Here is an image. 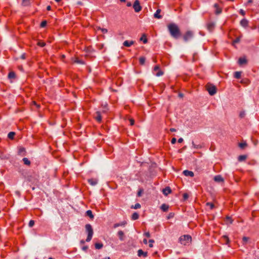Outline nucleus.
I'll list each match as a JSON object with an SVG mask.
<instances>
[{
  "mask_svg": "<svg viewBox=\"0 0 259 259\" xmlns=\"http://www.w3.org/2000/svg\"><path fill=\"white\" fill-rule=\"evenodd\" d=\"M168 31L171 36L176 38H178L181 35L180 30L178 26L175 23H170L167 25Z\"/></svg>",
  "mask_w": 259,
  "mask_h": 259,
  "instance_id": "obj_1",
  "label": "nucleus"
},
{
  "mask_svg": "<svg viewBox=\"0 0 259 259\" xmlns=\"http://www.w3.org/2000/svg\"><path fill=\"white\" fill-rule=\"evenodd\" d=\"M85 228L86 231L88 233V236L86 239V241L89 242L91 240L93 235V229L92 228V226L90 224L85 225Z\"/></svg>",
  "mask_w": 259,
  "mask_h": 259,
  "instance_id": "obj_2",
  "label": "nucleus"
},
{
  "mask_svg": "<svg viewBox=\"0 0 259 259\" xmlns=\"http://www.w3.org/2000/svg\"><path fill=\"white\" fill-rule=\"evenodd\" d=\"M207 91L208 92L210 95H214L217 92L216 87L211 84H207L206 85Z\"/></svg>",
  "mask_w": 259,
  "mask_h": 259,
  "instance_id": "obj_3",
  "label": "nucleus"
},
{
  "mask_svg": "<svg viewBox=\"0 0 259 259\" xmlns=\"http://www.w3.org/2000/svg\"><path fill=\"white\" fill-rule=\"evenodd\" d=\"M194 36V33L192 31L188 30L183 35V39L187 42L191 39Z\"/></svg>",
  "mask_w": 259,
  "mask_h": 259,
  "instance_id": "obj_4",
  "label": "nucleus"
},
{
  "mask_svg": "<svg viewBox=\"0 0 259 259\" xmlns=\"http://www.w3.org/2000/svg\"><path fill=\"white\" fill-rule=\"evenodd\" d=\"M179 240L181 244L186 245L187 243L191 240V237L189 235H183L180 238Z\"/></svg>",
  "mask_w": 259,
  "mask_h": 259,
  "instance_id": "obj_5",
  "label": "nucleus"
},
{
  "mask_svg": "<svg viewBox=\"0 0 259 259\" xmlns=\"http://www.w3.org/2000/svg\"><path fill=\"white\" fill-rule=\"evenodd\" d=\"M133 8L136 12H139L141 10L142 7L140 6L139 0H136L135 1L133 5Z\"/></svg>",
  "mask_w": 259,
  "mask_h": 259,
  "instance_id": "obj_6",
  "label": "nucleus"
},
{
  "mask_svg": "<svg viewBox=\"0 0 259 259\" xmlns=\"http://www.w3.org/2000/svg\"><path fill=\"white\" fill-rule=\"evenodd\" d=\"M153 71L157 76H160L163 74V72L160 69L158 65H156L154 67Z\"/></svg>",
  "mask_w": 259,
  "mask_h": 259,
  "instance_id": "obj_7",
  "label": "nucleus"
},
{
  "mask_svg": "<svg viewBox=\"0 0 259 259\" xmlns=\"http://www.w3.org/2000/svg\"><path fill=\"white\" fill-rule=\"evenodd\" d=\"M214 9H215V14L217 15H219L221 14L222 12V9L219 6V4H215L213 6Z\"/></svg>",
  "mask_w": 259,
  "mask_h": 259,
  "instance_id": "obj_8",
  "label": "nucleus"
},
{
  "mask_svg": "<svg viewBox=\"0 0 259 259\" xmlns=\"http://www.w3.org/2000/svg\"><path fill=\"white\" fill-rule=\"evenodd\" d=\"M94 118L98 122H101L102 121L101 113L99 111H97L94 114Z\"/></svg>",
  "mask_w": 259,
  "mask_h": 259,
  "instance_id": "obj_9",
  "label": "nucleus"
},
{
  "mask_svg": "<svg viewBox=\"0 0 259 259\" xmlns=\"http://www.w3.org/2000/svg\"><path fill=\"white\" fill-rule=\"evenodd\" d=\"M215 27V24L213 22H209L207 24V29L210 31L211 32L213 30Z\"/></svg>",
  "mask_w": 259,
  "mask_h": 259,
  "instance_id": "obj_10",
  "label": "nucleus"
},
{
  "mask_svg": "<svg viewBox=\"0 0 259 259\" xmlns=\"http://www.w3.org/2000/svg\"><path fill=\"white\" fill-rule=\"evenodd\" d=\"M138 255L139 257L143 256L146 257L148 255L147 252L144 251L142 249H139L138 251Z\"/></svg>",
  "mask_w": 259,
  "mask_h": 259,
  "instance_id": "obj_11",
  "label": "nucleus"
},
{
  "mask_svg": "<svg viewBox=\"0 0 259 259\" xmlns=\"http://www.w3.org/2000/svg\"><path fill=\"white\" fill-rule=\"evenodd\" d=\"M248 23L249 22L246 19H243L240 22V25L244 28H246L248 26Z\"/></svg>",
  "mask_w": 259,
  "mask_h": 259,
  "instance_id": "obj_12",
  "label": "nucleus"
},
{
  "mask_svg": "<svg viewBox=\"0 0 259 259\" xmlns=\"http://www.w3.org/2000/svg\"><path fill=\"white\" fill-rule=\"evenodd\" d=\"M134 43H135V41L133 40H130V41L125 40L123 42V45L126 47H130L131 46L134 45Z\"/></svg>",
  "mask_w": 259,
  "mask_h": 259,
  "instance_id": "obj_13",
  "label": "nucleus"
},
{
  "mask_svg": "<svg viewBox=\"0 0 259 259\" xmlns=\"http://www.w3.org/2000/svg\"><path fill=\"white\" fill-rule=\"evenodd\" d=\"M183 174L187 177H193L194 176V173L192 171H190L188 170H185L183 171Z\"/></svg>",
  "mask_w": 259,
  "mask_h": 259,
  "instance_id": "obj_14",
  "label": "nucleus"
},
{
  "mask_svg": "<svg viewBox=\"0 0 259 259\" xmlns=\"http://www.w3.org/2000/svg\"><path fill=\"white\" fill-rule=\"evenodd\" d=\"M213 180L214 181H215L217 182H224V179L221 175L215 176L214 177Z\"/></svg>",
  "mask_w": 259,
  "mask_h": 259,
  "instance_id": "obj_15",
  "label": "nucleus"
},
{
  "mask_svg": "<svg viewBox=\"0 0 259 259\" xmlns=\"http://www.w3.org/2000/svg\"><path fill=\"white\" fill-rule=\"evenodd\" d=\"M117 235L121 241L124 240L125 236L122 231H119L117 233Z\"/></svg>",
  "mask_w": 259,
  "mask_h": 259,
  "instance_id": "obj_16",
  "label": "nucleus"
},
{
  "mask_svg": "<svg viewBox=\"0 0 259 259\" xmlns=\"http://www.w3.org/2000/svg\"><path fill=\"white\" fill-rule=\"evenodd\" d=\"M127 223L126 221H123L120 223L114 224L113 225L114 228H116L119 226H124L126 225Z\"/></svg>",
  "mask_w": 259,
  "mask_h": 259,
  "instance_id": "obj_17",
  "label": "nucleus"
},
{
  "mask_svg": "<svg viewBox=\"0 0 259 259\" xmlns=\"http://www.w3.org/2000/svg\"><path fill=\"white\" fill-rule=\"evenodd\" d=\"M162 192L164 195H167L171 192V190L169 187H167L163 189Z\"/></svg>",
  "mask_w": 259,
  "mask_h": 259,
  "instance_id": "obj_18",
  "label": "nucleus"
},
{
  "mask_svg": "<svg viewBox=\"0 0 259 259\" xmlns=\"http://www.w3.org/2000/svg\"><path fill=\"white\" fill-rule=\"evenodd\" d=\"M8 77L10 79H15L16 78V74L14 71H11L8 74Z\"/></svg>",
  "mask_w": 259,
  "mask_h": 259,
  "instance_id": "obj_19",
  "label": "nucleus"
},
{
  "mask_svg": "<svg viewBox=\"0 0 259 259\" xmlns=\"http://www.w3.org/2000/svg\"><path fill=\"white\" fill-rule=\"evenodd\" d=\"M160 208L163 211L166 212L168 209L169 206L166 204H163L161 205Z\"/></svg>",
  "mask_w": 259,
  "mask_h": 259,
  "instance_id": "obj_20",
  "label": "nucleus"
},
{
  "mask_svg": "<svg viewBox=\"0 0 259 259\" xmlns=\"http://www.w3.org/2000/svg\"><path fill=\"white\" fill-rule=\"evenodd\" d=\"M160 12H161V10L160 9H157L156 10L155 13L154 15V17L156 18H158V19L161 18L162 16L159 15Z\"/></svg>",
  "mask_w": 259,
  "mask_h": 259,
  "instance_id": "obj_21",
  "label": "nucleus"
},
{
  "mask_svg": "<svg viewBox=\"0 0 259 259\" xmlns=\"http://www.w3.org/2000/svg\"><path fill=\"white\" fill-rule=\"evenodd\" d=\"M86 215L90 217L91 219H93L94 217L92 210H88L86 211Z\"/></svg>",
  "mask_w": 259,
  "mask_h": 259,
  "instance_id": "obj_22",
  "label": "nucleus"
},
{
  "mask_svg": "<svg viewBox=\"0 0 259 259\" xmlns=\"http://www.w3.org/2000/svg\"><path fill=\"white\" fill-rule=\"evenodd\" d=\"M88 182L92 186L96 185L97 184V181L93 179H89Z\"/></svg>",
  "mask_w": 259,
  "mask_h": 259,
  "instance_id": "obj_23",
  "label": "nucleus"
},
{
  "mask_svg": "<svg viewBox=\"0 0 259 259\" xmlns=\"http://www.w3.org/2000/svg\"><path fill=\"white\" fill-rule=\"evenodd\" d=\"M238 62L240 65H242V64L246 63L247 60L244 58H240L239 59Z\"/></svg>",
  "mask_w": 259,
  "mask_h": 259,
  "instance_id": "obj_24",
  "label": "nucleus"
},
{
  "mask_svg": "<svg viewBox=\"0 0 259 259\" xmlns=\"http://www.w3.org/2000/svg\"><path fill=\"white\" fill-rule=\"evenodd\" d=\"M95 246L96 249H100L103 247V244L102 243H96Z\"/></svg>",
  "mask_w": 259,
  "mask_h": 259,
  "instance_id": "obj_25",
  "label": "nucleus"
},
{
  "mask_svg": "<svg viewBox=\"0 0 259 259\" xmlns=\"http://www.w3.org/2000/svg\"><path fill=\"white\" fill-rule=\"evenodd\" d=\"M139 215L137 212H134L132 215V219L133 220H136L139 219Z\"/></svg>",
  "mask_w": 259,
  "mask_h": 259,
  "instance_id": "obj_26",
  "label": "nucleus"
},
{
  "mask_svg": "<svg viewBox=\"0 0 259 259\" xmlns=\"http://www.w3.org/2000/svg\"><path fill=\"white\" fill-rule=\"evenodd\" d=\"M146 58L144 57H140L139 58V63L141 65H143L145 64Z\"/></svg>",
  "mask_w": 259,
  "mask_h": 259,
  "instance_id": "obj_27",
  "label": "nucleus"
},
{
  "mask_svg": "<svg viewBox=\"0 0 259 259\" xmlns=\"http://www.w3.org/2000/svg\"><path fill=\"white\" fill-rule=\"evenodd\" d=\"M24 163L27 165H30V161L27 158H23L22 159Z\"/></svg>",
  "mask_w": 259,
  "mask_h": 259,
  "instance_id": "obj_28",
  "label": "nucleus"
},
{
  "mask_svg": "<svg viewBox=\"0 0 259 259\" xmlns=\"http://www.w3.org/2000/svg\"><path fill=\"white\" fill-rule=\"evenodd\" d=\"M241 76V72L239 71H236L234 73V77L237 79L240 78Z\"/></svg>",
  "mask_w": 259,
  "mask_h": 259,
  "instance_id": "obj_29",
  "label": "nucleus"
},
{
  "mask_svg": "<svg viewBox=\"0 0 259 259\" xmlns=\"http://www.w3.org/2000/svg\"><path fill=\"white\" fill-rule=\"evenodd\" d=\"M15 135V132H10L8 135V137L10 139H13L14 138V136Z\"/></svg>",
  "mask_w": 259,
  "mask_h": 259,
  "instance_id": "obj_30",
  "label": "nucleus"
},
{
  "mask_svg": "<svg viewBox=\"0 0 259 259\" xmlns=\"http://www.w3.org/2000/svg\"><path fill=\"white\" fill-rule=\"evenodd\" d=\"M247 158V156L245 155H240L238 158V160L239 161H242L245 160Z\"/></svg>",
  "mask_w": 259,
  "mask_h": 259,
  "instance_id": "obj_31",
  "label": "nucleus"
},
{
  "mask_svg": "<svg viewBox=\"0 0 259 259\" xmlns=\"http://www.w3.org/2000/svg\"><path fill=\"white\" fill-rule=\"evenodd\" d=\"M247 146V144L246 142H243V143H240L239 144V146L241 149H244L245 147H246Z\"/></svg>",
  "mask_w": 259,
  "mask_h": 259,
  "instance_id": "obj_32",
  "label": "nucleus"
},
{
  "mask_svg": "<svg viewBox=\"0 0 259 259\" xmlns=\"http://www.w3.org/2000/svg\"><path fill=\"white\" fill-rule=\"evenodd\" d=\"M140 40L141 41H143V42H144V44H146L147 42V39L146 38V36L145 35V34H143L141 37L140 38Z\"/></svg>",
  "mask_w": 259,
  "mask_h": 259,
  "instance_id": "obj_33",
  "label": "nucleus"
},
{
  "mask_svg": "<svg viewBox=\"0 0 259 259\" xmlns=\"http://www.w3.org/2000/svg\"><path fill=\"white\" fill-rule=\"evenodd\" d=\"M30 4V0H22V5L24 6H28Z\"/></svg>",
  "mask_w": 259,
  "mask_h": 259,
  "instance_id": "obj_34",
  "label": "nucleus"
},
{
  "mask_svg": "<svg viewBox=\"0 0 259 259\" xmlns=\"http://www.w3.org/2000/svg\"><path fill=\"white\" fill-rule=\"evenodd\" d=\"M249 240V238L247 237H243L242 238L243 244L245 245Z\"/></svg>",
  "mask_w": 259,
  "mask_h": 259,
  "instance_id": "obj_35",
  "label": "nucleus"
},
{
  "mask_svg": "<svg viewBox=\"0 0 259 259\" xmlns=\"http://www.w3.org/2000/svg\"><path fill=\"white\" fill-rule=\"evenodd\" d=\"M223 238L225 239V240L226 241V244H228L230 242L229 237L227 236L224 235L223 236Z\"/></svg>",
  "mask_w": 259,
  "mask_h": 259,
  "instance_id": "obj_36",
  "label": "nucleus"
},
{
  "mask_svg": "<svg viewBox=\"0 0 259 259\" xmlns=\"http://www.w3.org/2000/svg\"><path fill=\"white\" fill-rule=\"evenodd\" d=\"M206 205L209 206L211 209H212L214 207V204L211 202H207Z\"/></svg>",
  "mask_w": 259,
  "mask_h": 259,
  "instance_id": "obj_37",
  "label": "nucleus"
},
{
  "mask_svg": "<svg viewBox=\"0 0 259 259\" xmlns=\"http://www.w3.org/2000/svg\"><path fill=\"white\" fill-rule=\"evenodd\" d=\"M37 45L39 47H44L46 45V43L45 42H43V41H39L38 42H37Z\"/></svg>",
  "mask_w": 259,
  "mask_h": 259,
  "instance_id": "obj_38",
  "label": "nucleus"
},
{
  "mask_svg": "<svg viewBox=\"0 0 259 259\" xmlns=\"http://www.w3.org/2000/svg\"><path fill=\"white\" fill-rule=\"evenodd\" d=\"M141 207V205L140 203H136L135 206H132L131 207L132 208H134V209H138V208H140Z\"/></svg>",
  "mask_w": 259,
  "mask_h": 259,
  "instance_id": "obj_39",
  "label": "nucleus"
},
{
  "mask_svg": "<svg viewBox=\"0 0 259 259\" xmlns=\"http://www.w3.org/2000/svg\"><path fill=\"white\" fill-rule=\"evenodd\" d=\"M47 23V22L46 20L42 21L40 24V27H41V28L45 27L46 26Z\"/></svg>",
  "mask_w": 259,
  "mask_h": 259,
  "instance_id": "obj_40",
  "label": "nucleus"
},
{
  "mask_svg": "<svg viewBox=\"0 0 259 259\" xmlns=\"http://www.w3.org/2000/svg\"><path fill=\"white\" fill-rule=\"evenodd\" d=\"M154 242V240L153 239H150L149 240V246L150 247H153V243Z\"/></svg>",
  "mask_w": 259,
  "mask_h": 259,
  "instance_id": "obj_41",
  "label": "nucleus"
},
{
  "mask_svg": "<svg viewBox=\"0 0 259 259\" xmlns=\"http://www.w3.org/2000/svg\"><path fill=\"white\" fill-rule=\"evenodd\" d=\"M28 225L30 227H33L34 225V221L33 220H30Z\"/></svg>",
  "mask_w": 259,
  "mask_h": 259,
  "instance_id": "obj_42",
  "label": "nucleus"
},
{
  "mask_svg": "<svg viewBox=\"0 0 259 259\" xmlns=\"http://www.w3.org/2000/svg\"><path fill=\"white\" fill-rule=\"evenodd\" d=\"M240 37H238L235 39H234L233 40V44L238 43L240 41Z\"/></svg>",
  "mask_w": 259,
  "mask_h": 259,
  "instance_id": "obj_43",
  "label": "nucleus"
},
{
  "mask_svg": "<svg viewBox=\"0 0 259 259\" xmlns=\"http://www.w3.org/2000/svg\"><path fill=\"white\" fill-rule=\"evenodd\" d=\"M74 62H75L76 63L82 64H83L84 63L82 61L79 60L78 59H76Z\"/></svg>",
  "mask_w": 259,
  "mask_h": 259,
  "instance_id": "obj_44",
  "label": "nucleus"
},
{
  "mask_svg": "<svg viewBox=\"0 0 259 259\" xmlns=\"http://www.w3.org/2000/svg\"><path fill=\"white\" fill-rule=\"evenodd\" d=\"M239 13L242 16H244L245 15V12L242 9L240 10Z\"/></svg>",
  "mask_w": 259,
  "mask_h": 259,
  "instance_id": "obj_45",
  "label": "nucleus"
},
{
  "mask_svg": "<svg viewBox=\"0 0 259 259\" xmlns=\"http://www.w3.org/2000/svg\"><path fill=\"white\" fill-rule=\"evenodd\" d=\"M245 112L244 111H242L240 113L239 116L241 118H243L245 116Z\"/></svg>",
  "mask_w": 259,
  "mask_h": 259,
  "instance_id": "obj_46",
  "label": "nucleus"
},
{
  "mask_svg": "<svg viewBox=\"0 0 259 259\" xmlns=\"http://www.w3.org/2000/svg\"><path fill=\"white\" fill-rule=\"evenodd\" d=\"M130 124L131 125H133L135 123V120L134 119H132V118L130 119Z\"/></svg>",
  "mask_w": 259,
  "mask_h": 259,
  "instance_id": "obj_47",
  "label": "nucleus"
},
{
  "mask_svg": "<svg viewBox=\"0 0 259 259\" xmlns=\"http://www.w3.org/2000/svg\"><path fill=\"white\" fill-rule=\"evenodd\" d=\"M176 141H177L176 138H173L171 140V144H174L176 143Z\"/></svg>",
  "mask_w": 259,
  "mask_h": 259,
  "instance_id": "obj_48",
  "label": "nucleus"
},
{
  "mask_svg": "<svg viewBox=\"0 0 259 259\" xmlns=\"http://www.w3.org/2000/svg\"><path fill=\"white\" fill-rule=\"evenodd\" d=\"M144 235L148 238H149L150 237V234L149 232L145 233Z\"/></svg>",
  "mask_w": 259,
  "mask_h": 259,
  "instance_id": "obj_49",
  "label": "nucleus"
},
{
  "mask_svg": "<svg viewBox=\"0 0 259 259\" xmlns=\"http://www.w3.org/2000/svg\"><path fill=\"white\" fill-rule=\"evenodd\" d=\"M173 217H174V214L172 213H170L168 214V216L167 217V219L168 220V219H170L171 218H172Z\"/></svg>",
  "mask_w": 259,
  "mask_h": 259,
  "instance_id": "obj_50",
  "label": "nucleus"
},
{
  "mask_svg": "<svg viewBox=\"0 0 259 259\" xmlns=\"http://www.w3.org/2000/svg\"><path fill=\"white\" fill-rule=\"evenodd\" d=\"M183 198L184 199H186L188 198V195L187 193H185L183 194Z\"/></svg>",
  "mask_w": 259,
  "mask_h": 259,
  "instance_id": "obj_51",
  "label": "nucleus"
},
{
  "mask_svg": "<svg viewBox=\"0 0 259 259\" xmlns=\"http://www.w3.org/2000/svg\"><path fill=\"white\" fill-rule=\"evenodd\" d=\"M101 31L103 33H106L107 32V29L105 28H102L101 29Z\"/></svg>",
  "mask_w": 259,
  "mask_h": 259,
  "instance_id": "obj_52",
  "label": "nucleus"
},
{
  "mask_svg": "<svg viewBox=\"0 0 259 259\" xmlns=\"http://www.w3.org/2000/svg\"><path fill=\"white\" fill-rule=\"evenodd\" d=\"M20 58H21V59H25V58H26L25 54H23L21 56Z\"/></svg>",
  "mask_w": 259,
  "mask_h": 259,
  "instance_id": "obj_53",
  "label": "nucleus"
},
{
  "mask_svg": "<svg viewBox=\"0 0 259 259\" xmlns=\"http://www.w3.org/2000/svg\"><path fill=\"white\" fill-rule=\"evenodd\" d=\"M192 144H193V145L194 147V148H195L198 149V148H199L200 147V146H199V145H195V144L194 143V142H192Z\"/></svg>",
  "mask_w": 259,
  "mask_h": 259,
  "instance_id": "obj_54",
  "label": "nucleus"
},
{
  "mask_svg": "<svg viewBox=\"0 0 259 259\" xmlns=\"http://www.w3.org/2000/svg\"><path fill=\"white\" fill-rule=\"evenodd\" d=\"M88 249V246H83L82 249L84 251H86Z\"/></svg>",
  "mask_w": 259,
  "mask_h": 259,
  "instance_id": "obj_55",
  "label": "nucleus"
},
{
  "mask_svg": "<svg viewBox=\"0 0 259 259\" xmlns=\"http://www.w3.org/2000/svg\"><path fill=\"white\" fill-rule=\"evenodd\" d=\"M142 192V190H140L138 192V196L140 197L141 196V193Z\"/></svg>",
  "mask_w": 259,
  "mask_h": 259,
  "instance_id": "obj_56",
  "label": "nucleus"
},
{
  "mask_svg": "<svg viewBox=\"0 0 259 259\" xmlns=\"http://www.w3.org/2000/svg\"><path fill=\"white\" fill-rule=\"evenodd\" d=\"M169 131L171 132H176V130L174 128H170Z\"/></svg>",
  "mask_w": 259,
  "mask_h": 259,
  "instance_id": "obj_57",
  "label": "nucleus"
},
{
  "mask_svg": "<svg viewBox=\"0 0 259 259\" xmlns=\"http://www.w3.org/2000/svg\"><path fill=\"white\" fill-rule=\"evenodd\" d=\"M183 141V139L182 138L178 139V142L180 143H182Z\"/></svg>",
  "mask_w": 259,
  "mask_h": 259,
  "instance_id": "obj_58",
  "label": "nucleus"
},
{
  "mask_svg": "<svg viewBox=\"0 0 259 259\" xmlns=\"http://www.w3.org/2000/svg\"><path fill=\"white\" fill-rule=\"evenodd\" d=\"M126 6L128 7H131L132 6L131 3V2H127V4H126Z\"/></svg>",
  "mask_w": 259,
  "mask_h": 259,
  "instance_id": "obj_59",
  "label": "nucleus"
},
{
  "mask_svg": "<svg viewBox=\"0 0 259 259\" xmlns=\"http://www.w3.org/2000/svg\"><path fill=\"white\" fill-rule=\"evenodd\" d=\"M47 10L48 11H50L51 10V7L50 6H48L47 7Z\"/></svg>",
  "mask_w": 259,
  "mask_h": 259,
  "instance_id": "obj_60",
  "label": "nucleus"
},
{
  "mask_svg": "<svg viewBox=\"0 0 259 259\" xmlns=\"http://www.w3.org/2000/svg\"><path fill=\"white\" fill-rule=\"evenodd\" d=\"M253 2V1L252 0H248L247 1V5L249 4H251Z\"/></svg>",
  "mask_w": 259,
  "mask_h": 259,
  "instance_id": "obj_61",
  "label": "nucleus"
},
{
  "mask_svg": "<svg viewBox=\"0 0 259 259\" xmlns=\"http://www.w3.org/2000/svg\"><path fill=\"white\" fill-rule=\"evenodd\" d=\"M143 243H144V244H147V240L146 239H144L143 240Z\"/></svg>",
  "mask_w": 259,
  "mask_h": 259,
  "instance_id": "obj_62",
  "label": "nucleus"
},
{
  "mask_svg": "<svg viewBox=\"0 0 259 259\" xmlns=\"http://www.w3.org/2000/svg\"><path fill=\"white\" fill-rule=\"evenodd\" d=\"M84 242H84V241L83 240H81V241H80V243H81V244H84Z\"/></svg>",
  "mask_w": 259,
  "mask_h": 259,
  "instance_id": "obj_63",
  "label": "nucleus"
},
{
  "mask_svg": "<svg viewBox=\"0 0 259 259\" xmlns=\"http://www.w3.org/2000/svg\"><path fill=\"white\" fill-rule=\"evenodd\" d=\"M179 96L180 97H181V98H182V97H183V94H179Z\"/></svg>",
  "mask_w": 259,
  "mask_h": 259,
  "instance_id": "obj_64",
  "label": "nucleus"
}]
</instances>
